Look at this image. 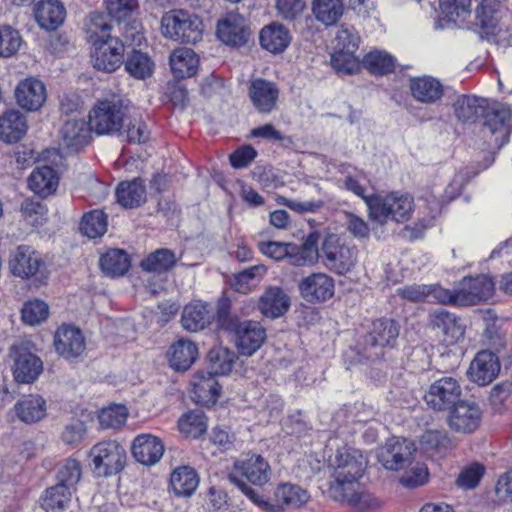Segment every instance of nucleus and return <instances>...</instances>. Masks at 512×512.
<instances>
[{
    "label": "nucleus",
    "mask_w": 512,
    "mask_h": 512,
    "mask_svg": "<svg viewBox=\"0 0 512 512\" xmlns=\"http://www.w3.org/2000/svg\"><path fill=\"white\" fill-rule=\"evenodd\" d=\"M216 329L233 335L237 351L247 357L257 352L267 337L265 328L259 322L241 320L233 313L232 303L228 298H221L217 302Z\"/></svg>",
    "instance_id": "1"
},
{
    "label": "nucleus",
    "mask_w": 512,
    "mask_h": 512,
    "mask_svg": "<svg viewBox=\"0 0 512 512\" xmlns=\"http://www.w3.org/2000/svg\"><path fill=\"white\" fill-rule=\"evenodd\" d=\"M333 466L335 481L329 488L330 496L336 501L356 506L360 501L356 484L366 469V458L360 450L343 447L337 450Z\"/></svg>",
    "instance_id": "2"
},
{
    "label": "nucleus",
    "mask_w": 512,
    "mask_h": 512,
    "mask_svg": "<svg viewBox=\"0 0 512 512\" xmlns=\"http://www.w3.org/2000/svg\"><path fill=\"white\" fill-rule=\"evenodd\" d=\"M90 21L91 63L99 71L112 73L123 65L125 44L119 37L111 36V25L102 13H92Z\"/></svg>",
    "instance_id": "3"
},
{
    "label": "nucleus",
    "mask_w": 512,
    "mask_h": 512,
    "mask_svg": "<svg viewBox=\"0 0 512 512\" xmlns=\"http://www.w3.org/2000/svg\"><path fill=\"white\" fill-rule=\"evenodd\" d=\"M366 205L369 217L380 224L388 220L403 223L411 217L414 201L408 194L392 192L385 197L372 194L366 199Z\"/></svg>",
    "instance_id": "4"
},
{
    "label": "nucleus",
    "mask_w": 512,
    "mask_h": 512,
    "mask_svg": "<svg viewBox=\"0 0 512 512\" xmlns=\"http://www.w3.org/2000/svg\"><path fill=\"white\" fill-rule=\"evenodd\" d=\"M161 31L165 38L195 44L202 39L203 23L196 15L175 9L162 16Z\"/></svg>",
    "instance_id": "5"
},
{
    "label": "nucleus",
    "mask_w": 512,
    "mask_h": 512,
    "mask_svg": "<svg viewBox=\"0 0 512 512\" xmlns=\"http://www.w3.org/2000/svg\"><path fill=\"white\" fill-rule=\"evenodd\" d=\"M400 334L399 323L391 318L374 320L364 336V351L371 360H380L387 349L396 346Z\"/></svg>",
    "instance_id": "6"
},
{
    "label": "nucleus",
    "mask_w": 512,
    "mask_h": 512,
    "mask_svg": "<svg viewBox=\"0 0 512 512\" xmlns=\"http://www.w3.org/2000/svg\"><path fill=\"white\" fill-rule=\"evenodd\" d=\"M10 272L21 279H33L39 284L48 280L49 270L41 254L29 245H19L9 259Z\"/></svg>",
    "instance_id": "7"
},
{
    "label": "nucleus",
    "mask_w": 512,
    "mask_h": 512,
    "mask_svg": "<svg viewBox=\"0 0 512 512\" xmlns=\"http://www.w3.org/2000/svg\"><path fill=\"white\" fill-rule=\"evenodd\" d=\"M125 107L121 100H100L89 112V125L97 135H113L121 131Z\"/></svg>",
    "instance_id": "8"
},
{
    "label": "nucleus",
    "mask_w": 512,
    "mask_h": 512,
    "mask_svg": "<svg viewBox=\"0 0 512 512\" xmlns=\"http://www.w3.org/2000/svg\"><path fill=\"white\" fill-rule=\"evenodd\" d=\"M94 473L99 477H110L120 473L126 464L125 448L115 440L101 441L90 450Z\"/></svg>",
    "instance_id": "9"
},
{
    "label": "nucleus",
    "mask_w": 512,
    "mask_h": 512,
    "mask_svg": "<svg viewBox=\"0 0 512 512\" xmlns=\"http://www.w3.org/2000/svg\"><path fill=\"white\" fill-rule=\"evenodd\" d=\"M321 251L324 265L338 275H346L356 264L357 249L342 242L337 235L326 236Z\"/></svg>",
    "instance_id": "10"
},
{
    "label": "nucleus",
    "mask_w": 512,
    "mask_h": 512,
    "mask_svg": "<svg viewBox=\"0 0 512 512\" xmlns=\"http://www.w3.org/2000/svg\"><path fill=\"white\" fill-rule=\"evenodd\" d=\"M462 388L459 381L451 376L435 380L424 394L427 406L438 412L448 411L461 400Z\"/></svg>",
    "instance_id": "11"
},
{
    "label": "nucleus",
    "mask_w": 512,
    "mask_h": 512,
    "mask_svg": "<svg viewBox=\"0 0 512 512\" xmlns=\"http://www.w3.org/2000/svg\"><path fill=\"white\" fill-rule=\"evenodd\" d=\"M12 373L17 383L31 384L43 372V361L23 344L12 345L9 352Z\"/></svg>",
    "instance_id": "12"
},
{
    "label": "nucleus",
    "mask_w": 512,
    "mask_h": 512,
    "mask_svg": "<svg viewBox=\"0 0 512 512\" xmlns=\"http://www.w3.org/2000/svg\"><path fill=\"white\" fill-rule=\"evenodd\" d=\"M495 284L488 275L466 276L456 285L458 307L472 306L489 300Z\"/></svg>",
    "instance_id": "13"
},
{
    "label": "nucleus",
    "mask_w": 512,
    "mask_h": 512,
    "mask_svg": "<svg viewBox=\"0 0 512 512\" xmlns=\"http://www.w3.org/2000/svg\"><path fill=\"white\" fill-rule=\"evenodd\" d=\"M482 120L484 129L491 135L499 134L500 142L498 143V138L495 139L498 148L509 142L512 132V109L509 105L488 100Z\"/></svg>",
    "instance_id": "14"
},
{
    "label": "nucleus",
    "mask_w": 512,
    "mask_h": 512,
    "mask_svg": "<svg viewBox=\"0 0 512 512\" xmlns=\"http://www.w3.org/2000/svg\"><path fill=\"white\" fill-rule=\"evenodd\" d=\"M416 447L405 438L392 437L377 451L379 463L387 470L398 471L408 466Z\"/></svg>",
    "instance_id": "15"
},
{
    "label": "nucleus",
    "mask_w": 512,
    "mask_h": 512,
    "mask_svg": "<svg viewBox=\"0 0 512 512\" xmlns=\"http://www.w3.org/2000/svg\"><path fill=\"white\" fill-rule=\"evenodd\" d=\"M56 353L67 361H77L86 350V339L82 330L71 324H62L54 334Z\"/></svg>",
    "instance_id": "16"
},
{
    "label": "nucleus",
    "mask_w": 512,
    "mask_h": 512,
    "mask_svg": "<svg viewBox=\"0 0 512 512\" xmlns=\"http://www.w3.org/2000/svg\"><path fill=\"white\" fill-rule=\"evenodd\" d=\"M218 39L230 47L246 45L251 36L248 20L238 12H229L218 20L216 27Z\"/></svg>",
    "instance_id": "17"
},
{
    "label": "nucleus",
    "mask_w": 512,
    "mask_h": 512,
    "mask_svg": "<svg viewBox=\"0 0 512 512\" xmlns=\"http://www.w3.org/2000/svg\"><path fill=\"white\" fill-rule=\"evenodd\" d=\"M300 296L308 303H323L333 297L335 281L326 273L314 272L298 283Z\"/></svg>",
    "instance_id": "18"
},
{
    "label": "nucleus",
    "mask_w": 512,
    "mask_h": 512,
    "mask_svg": "<svg viewBox=\"0 0 512 512\" xmlns=\"http://www.w3.org/2000/svg\"><path fill=\"white\" fill-rule=\"evenodd\" d=\"M448 412V426L457 433H473L480 425L482 411L475 402L460 400Z\"/></svg>",
    "instance_id": "19"
},
{
    "label": "nucleus",
    "mask_w": 512,
    "mask_h": 512,
    "mask_svg": "<svg viewBox=\"0 0 512 512\" xmlns=\"http://www.w3.org/2000/svg\"><path fill=\"white\" fill-rule=\"evenodd\" d=\"M233 473L260 487L269 482L272 475L268 461L259 454H247L243 459L236 460Z\"/></svg>",
    "instance_id": "20"
},
{
    "label": "nucleus",
    "mask_w": 512,
    "mask_h": 512,
    "mask_svg": "<svg viewBox=\"0 0 512 512\" xmlns=\"http://www.w3.org/2000/svg\"><path fill=\"white\" fill-rule=\"evenodd\" d=\"M165 446L161 438L150 433L137 435L131 444L133 458L144 466H153L163 457Z\"/></svg>",
    "instance_id": "21"
},
{
    "label": "nucleus",
    "mask_w": 512,
    "mask_h": 512,
    "mask_svg": "<svg viewBox=\"0 0 512 512\" xmlns=\"http://www.w3.org/2000/svg\"><path fill=\"white\" fill-rule=\"evenodd\" d=\"M248 97L260 114H270L277 108L279 89L274 82L257 78L250 82Z\"/></svg>",
    "instance_id": "22"
},
{
    "label": "nucleus",
    "mask_w": 512,
    "mask_h": 512,
    "mask_svg": "<svg viewBox=\"0 0 512 512\" xmlns=\"http://www.w3.org/2000/svg\"><path fill=\"white\" fill-rule=\"evenodd\" d=\"M499 372V358L495 353L489 350L478 352L468 370L471 381L480 386L490 384L498 376Z\"/></svg>",
    "instance_id": "23"
},
{
    "label": "nucleus",
    "mask_w": 512,
    "mask_h": 512,
    "mask_svg": "<svg viewBox=\"0 0 512 512\" xmlns=\"http://www.w3.org/2000/svg\"><path fill=\"white\" fill-rule=\"evenodd\" d=\"M213 321L216 322L210 304L201 300L192 301L186 304L181 315L182 327L189 332H198L208 327Z\"/></svg>",
    "instance_id": "24"
},
{
    "label": "nucleus",
    "mask_w": 512,
    "mask_h": 512,
    "mask_svg": "<svg viewBox=\"0 0 512 512\" xmlns=\"http://www.w3.org/2000/svg\"><path fill=\"white\" fill-rule=\"evenodd\" d=\"M15 97L21 108L27 111H37L46 101V87L38 79L27 78L17 85Z\"/></svg>",
    "instance_id": "25"
},
{
    "label": "nucleus",
    "mask_w": 512,
    "mask_h": 512,
    "mask_svg": "<svg viewBox=\"0 0 512 512\" xmlns=\"http://www.w3.org/2000/svg\"><path fill=\"white\" fill-rule=\"evenodd\" d=\"M320 233L310 232L301 245L290 243L289 251L285 259L295 267H306L314 265L319 258L318 242Z\"/></svg>",
    "instance_id": "26"
},
{
    "label": "nucleus",
    "mask_w": 512,
    "mask_h": 512,
    "mask_svg": "<svg viewBox=\"0 0 512 512\" xmlns=\"http://www.w3.org/2000/svg\"><path fill=\"white\" fill-rule=\"evenodd\" d=\"M409 90L411 96L423 104H435L444 95L442 83L435 77L423 75L409 79Z\"/></svg>",
    "instance_id": "27"
},
{
    "label": "nucleus",
    "mask_w": 512,
    "mask_h": 512,
    "mask_svg": "<svg viewBox=\"0 0 512 512\" xmlns=\"http://www.w3.org/2000/svg\"><path fill=\"white\" fill-rule=\"evenodd\" d=\"M92 132L84 119L67 120L60 130L62 143L71 152H78L88 145Z\"/></svg>",
    "instance_id": "28"
},
{
    "label": "nucleus",
    "mask_w": 512,
    "mask_h": 512,
    "mask_svg": "<svg viewBox=\"0 0 512 512\" xmlns=\"http://www.w3.org/2000/svg\"><path fill=\"white\" fill-rule=\"evenodd\" d=\"M38 25L46 31H55L63 25L66 9L59 0H41L34 7Z\"/></svg>",
    "instance_id": "29"
},
{
    "label": "nucleus",
    "mask_w": 512,
    "mask_h": 512,
    "mask_svg": "<svg viewBox=\"0 0 512 512\" xmlns=\"http://www.w3.org/2000/svg\"><path fill=\"white\" fill-rule=\"evenodd\" d=\"M194 400L204 406L216 404L221 392V385L216 375L207 371H197L192 380Z\"/></svg>",
    "instance_id": "30"
},
{
    "label": "nucleus",
    "mask_w": 512,
    "mask_h": 512,
    "mask_svg": "<svg viewBox=\"0 0 512 512\" xmlns=\"http://www.w3.org/2000/svg\"><path fill=\"white\" fill-rule=\"evenodd\" d=\"M289 30L281 23L271 22L265 25L259 35L260 45L272 54H280L291 42Z\"/></svg>",
    "instance_id": "31"
},
{
    "label": "nucleus",
    "mask_w": 512,
    "mask_h": 512,
    "mask_svg": "<svg viewBox=\"0 0 512 512\" xmlns=\"http://www.w3.org/2000/svg\"><path fill=\"white\" fill-rule=\"evenodd\" d=\"M28 129L27 120L19 110L10 109L0 115V140L16 143L21 140Z\"/></svg>",
    "instance_id": "32"
},
{
    "label": "nucleus",
    "mask_w": 512,
    "mask_h": 512,
    "mask_svg": "<svg viewBox=\"0 0 512 512\" xmlns=\"http://www.w3.org/2000/svg\"><path fill=\"white\" fill-rule=\"evenodd\" d=\"M290 307V299L280 287H270L260 297L259 311L267 318L275 319L284 315Z\"/></svg>",
    "instance_id": "33"
},
{
    "label": "nucleus",
    "mask_w": 512,
    "mask_h": 512,
    "mask_svg": "<svg viewBox=\"0 0 512 512\" xmlns=\"http://www.w3.org/2000/svg\"><path fill=\"white\" fill-rule=\"evenodd\" d=\"M59 184L57 172L50 166L36 167L28 177V187L36 195L46 198L52 195Z\"/></svg>",
    "instance_id": "34"
},
{
    "label": "nucleus",
    "mask_w": 512,
    "mask_h": 512,
    "mask_svg": "<svg viewBox=\"0 0 512 512\" xmlns=\"http://www.w3.org/2000/svg\"><path fill=\"white\" fill-rule=\"evenodd\" d=\"M117 202L124 208H137L146 202V186L141 178L122 181L116 188Z\"/></svg>",
    "instance_id": "35"
},
{
    "label": "nucleus",
    "mask_w": 512,
    "mask_h": 512,
    "mask_svg": "<svg viewBox=\"0 0 512 512\" xmlns=\"http://www.w3.org/2000/svg\"><path fill=\"white\" fill-rule=\"evenodd\" d=\"M168 356L174 370L186 371L197 359L198 348L194 342L181 338L171 345Z\"/></svg>",
    "instance_id": "36"
},
{
    "label": "nucleus",
    "mask_w": 512,
    "mask_h": 512,
    "mask_svg": "<svg viewBox=\"0 0 512 512\" xmlns=\"http://www.w3.org/2000/svg\"><path fill=\"white\" fill-rule=\"evenodd\" d=\"M488 99L474 95H461L453 104L454 113L461 122L474 123L482 119Z\"/></svg>",
    "instance_id": "37"
},
{
    "label": "nucleus",
    "mask_w": 512,
    "mask_h": 512,
    "mask_svg": "<svg viewBox=\"0 0 512 512\" xmlns=\"http://www.w3.org/2000/svg\"><path fill=\"white\" fill-rule=\"evenodd\" d=\"M169 64L176 78H189L196 74L199 58L190 48H178L170 55Z\"/></svg>",
    "instance_id": "38"
},
{
    "label": "nucleus",
    "mask_w": 512,
    "mask_h": 512,
    "mask_svg": "<svg viewBox=\"0 0 512 512\" xmlns=\"http://www.w3.org/2000/svg\"><path fill=\"white\" fill-rule=\"evenodd\" d=\"M177 257L174 251L168 248H159L149 253L140 262V268L149 273L164 274L175 267Z\"/></svg>",
    "instance_id": "39"
},
{
    "label": "nucleus",
    "mask_w": 512,
    "mask_h": 512,
    "mask_svg": "<svg viewBox=\"0 0 512 512\" xmlns=\"http://www.w3.org/2000/svg\"><path fill=\"white\" fill-rule=\"evenodd\" d=\"M17 417L25 423H35L46 415V401L39 395H28L14 406Z\"/></svg>",
    "instance_id": "40"
},
{
    "label": "nucleus",
    "mask_w": 512,
    "mask_h": 512,
    "mask_svg": "<svg viewBox=\"0 0 512 512\" xmlns=\"http://www.w3.org/2000/svg\"><path fill=\"white\" fill-rule=\"evenodd\" d=\"M275 503L281 506V512L284 508H299L305 505L310 495L307 490L303 489L299 485L291 483L279 484L274 493Z\"/></svg>",
    "instance_id": "41"
},
{
    "label": "nucleus",
    "mask_w": 512,
    "mask_h": 512,
    "mask_svg": "<svg viewBox=\"0 0 512 512\" xmlns=\"http://www.w3.org/2000/svg\"><path fill=\"white\" fill-rule=\"evenodd\" d=\"M99 265L105 275L114 278L125 275L131 266V261L126 251L109 249L101 255Z\"/></svg>",
    "instance_id": "42"
},
{
    "label": "nucleus",
    "mask_w": 512,
    "mask_h": 512,
    "mask_svg": "<svg viewBox=\"0 0 512 512\" xmlns=\"http://www.w3.org/2000/svg\"><path fill=\"white\" fill-rule=\"evenodd\" d=\"M429 325L433 330H440L444 335L458 338L463 334L460 319L444 308H438L429 313Z\"/></svg>",
    "instance_id": "43"
},
{
    "label": "nucleus",
    "mask_w": 512,
    "mask_h": 512,
    "mask_svg": "<svg viewBox=\"0 0 512 512\" xmlns=\"http://www.w3.org/2000/svg\"><path fill=\"white\" fill-rule=\"evenodd\" d=\"M72 494L67 488L55 484L42 492L38 503L45 512H62L68 507Z\"/></svg>",
    "instance_id": "44"
},
{
    "label": "nucleus",
    "mask_w": 512,
    "mask_h": 512,
    "mask_svg": "<svg viewBox=\"0 0 512 512\" xmlns=\"http://www.w3.org/2000/svg\"><path fill=\"white\" fill-rule=\"evenodd\" d=\"M170 484L177 496H191L199 485V476L195 469L181 466L172 472Z\"/></svg>",
    "instance_id": "45"
},
{
    "label": "nucleus",
    "mask_w": 512,
    "mask_h": 512,
    "mask_svg": "<svg viewBox=\"0 0 512 512\" xmlns=\"http://www.w3.org/2000/svg\"><path fill=\"white\" fill-rule=\"evenodd\" d=\"M125 70L136 79H146L153 73L154 62L147 53L133 49L123 62Z\"/></svg>",
    "instance_id": "46"
},
{
    "label": "nucleus",
    "mask_w": 512,
    "mask_h": 512,
    "mask_svg": "<svg viewBox=\"0 0 512 512\" xmlns=\"http://www.w3.org/2000/svg\"><path fill=\"white\" fill-rule=\"evenodd\" d=\"M362 65L373 75H387L395 70L396 59L386 51L374 50L362 59Z\"/></svg>",
    "instance_id": "47"
},
{
    "label": "nucleus",
    "mask_w": 512,
    "mask_h": 512,
    "mask_svg": "<svg viewBox=\"0 0 512 512\" xmlns=\"http://www.w3.org/2000/svg\"><path fill=\"white\" fill-rule=\"evenodd\" d=\"M207 417L202 410H192L178 420L179 431L187 438H199L207 430Z\"/></svg>",
    "instance_id": "48"
},
{
    "label": "nucleus",
    "mask_w": 512,
    "mask_h": 512,
    "mask_svg": "<svg viewBox=\"0 0 512 512\" xmlns=\"http://www.w3.org/2000/svg\"><path fill=\"white\" fill-rule=\"evenodd\" d=\"M235 353L222 346L213 347L207 354L209 373L214 375H227L232 371L235 362Z\"/></svg>",
    "instance_id": "49"
},
{
    "label": "nucleus",
    "mask_w": 512,
    "mask_h": 512,
    "mask_svg": "<svg viewBox=\"0 0 512 512\" xmlns=\"http://www.w3.org/2000/svg\"><path fill=\"white\" fill-rule=\"evenodd\" d=\"M312 10L317 21L326 26L334 25L342 17V0H314Z\"/></svg>",
    "instance_id": "50"
},
{
    "label": "nucleus",
    "mask_w": 512,
    "mask_h": 512,
    "mask_svg": "<svg viewBox=\"0 0 512 512\" xmlns=\"http://www.w3.org/2000/svg\"><path fill=\"white\" fill-rule=\"evenodd\" d=\"M108 217L99 209L85 213L80 222V230L90 239L102 237L107 232Z\"/></svg>",
    "instance_id": "51"
},
{
    "label": "nucleus",
    "mask_w": 512,
    "mask_h": 512,
    "mask_svg": "<svg viewBox=\"0 0 512 512\" xmlns=\"http://www.w3.org/2000/svg\"><path fill=\"white\" fill-rule=\"evenodd\" d=\"M82 466L81 463L73 458H68L58 465L55 478L57 485L67 488L75 492L76 485L81 479Z\"/></svg>",
    "instance_id": "52"
},
{
    "label": "nucleus",
    "mask_w": 512,
    "mask_h": 512,
    "mask_svg": "<svg viewBox=\"0 0 512 512\" xmlns=\"http://www.w3.org/2000/svg\"><path fill=\"white\" fill-rule=\"evenodd\" d=\"M500 2L482 0L476 8V25L485 30L487 34L495 33L498 24V6Z\"/></svg>",
    "instance_id": "53"
},
{
    "label": "nucleus",
    "mask_w": 512,
    "mask_h": 512,
    "mask_svg": "<svg viewBox=\"0 0 512 512\" xmlns=\"http://www.w3.org/2000/svg\"><path fill=\"white\" fill-rule=\"evenodd\" d=\"M229 481L234 484L252 503L265 512H281V506L265 499L257 490L250 487L242 478L235 473L228 475Z\"/></svg>",
    "instance_id": "54"
},
{
    "label": "nucleus",
    "mask_w": 512,
    "mask_h": 512,
    "mask_svg": "<svg viewBox=\"0 0 512 512\" xmlns=\"http://www.w3.org/2000/svg\"><path fill=\"white\" fill-rule=\"evenodd\" d=\"M356 51L337 49L331 55V65L337 73L352 75L360 70L362 61L355 55Z\"/></svg>",
    "instance_id": "55"
},
{
    "label": "nucleus",
    "mask_w": 512,
    "mask_h": 512,
    "mask_svg": "<svg viewBox=\"0 0 512 512\" xmlns=\"http://www.w3.org/2000/svg\"><path fill=\"white\" fill-rule=\"evenodd\" d=\"M127 418L128 410L121 404L103 408L98 415L100 426L103 429H119L126 423Z\"/></svg>",
    "instance_id": "56"
},
{
    "label": "nucleus",
    "mask_w": 512,
    "mask_h": 512,
    "mask_svg": "<svg viewBox=\"0 0 512 512\" xmlns=\"http://www.w3.org/2000/svg\"><path fill=\"white\" fill-rule=\"evenodd\" d=\"M489 402L494 412L502 413L512 407V381L496 384L490 391Z\"/></svg>",
    "instance_id": "57"
},
{
    "label": "nucleus",
    "mask_w": 512,
    "mask_h": 512,
    "mask_svg": "<svg viewBox=\"0 0 512 512\" xmlns=\"http://www.w3.org/2000/svg\"><path fill=\"white\" fill-rule=\"evenodd\" d=\"M49 315L48 305L39 299L24 303L21 309L22 320L25 324L35 326L45 321Z\"/></svg>",
    "instance_id": "58"
},
{
    "label": "nucleus",
    "mask_w": 512,
    "mask_h": 512,
    "mask_svg": "<svg viewBox=\"0 0 512 512\" xmlns=\"http://www.w3.org/2000/svg\"><path fill=\"white\" fill-rule=\"evenodd\" d=\"M22 38L18 30L9 25L0 26V57L16 54L21 46Z\"/></svg>",
    "instance_id": "59"
},
{
    "label": "nucleus",
    "mask_w": 512,
    "mask_h": 512,
    "mask_svg": "<svg viewBox=\"0 0 512 512\" xmlns=\"http://www.w3.org/2000/svg\"><path fill=\"white\" fill-rule=\"evenodd\" d=\"M439 4L449 21L465 20L471 13V0H439Z\"/></svg>",
    "instance_id": "60"
},
{
    "label": "nucleus",
    "mask_w": 512,
    "mask_h": 512,
    "mask_svg": "<svg viewBox=\"0 0 512 512\" xmlns=\"http://www.w3.org/2000/svg\"><path fill=\"white\" fill-rule=\"evenodd\" d=\"M484 473L485 468L482 464L473 463L461 470L456 479V484L463 489H474L480 483Z\"/></svg>",
    "instance_id": "61"
},
{
    "label": "nucleus",
    "mask_w": 512,
    "mask_h": 512,
    "mask_svg": "<svg viewBox=\"0 0 512 512\" xmlns=\"http://www.w3.org/2000/svg\"><path fill=\"white\" fill-rule=\"evenodd\" d=\"M428 449L438 453H446L453 447V442L446 431L430 430L422 436Z\"/></svg>",
    "instance_id": "62"
},
{
    "label": "nucleus",
    "mask_w": 512,
    "mask_h": 512,
    "mask_svg": "<svg viewBox=\"0 0 512 512\" xmlns=\"http://www.w3.org/2000/svg\"><path fill=\"white\" fill-rule=\"evenodd\" d=\"M265 272L266 269L263 265H253L235 274L232 286L236 291L246 293L249 290L251 281L255 280L257 277H261Z\"/></svg>",
    "instance_id": "63"
},
{
    "label": "nucleus",
    "mask_w": 512,
    "mask_h": 512,
    "mask_svg": "<svg viewBox=\"0 0 512 512\" xmlns=\"http://www.w3.org/2000/svg\"><path fill=\"white\" fill-rule=\"evenodd\" d=\"M337 49L357 51L360 43V36L352 26L342 24L336 34Z\"/></svg>",
    "instance_id": "64"
}]
</instances>
